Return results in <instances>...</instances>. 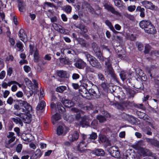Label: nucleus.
<instances>
[{
	"label": "nucleus",
	"mask_w": 159,
	"mask_h": 159,
	"mask_svg": "<svg viewBox=\"0 0 159 159\" xmlns=\"http://www.w3.org/2000/svg\"><path fill=\"white\" fill-rule=\"evenodd\" d=\"M120 78L123 81L126 79V75L125 72L124 71H121L120 72Z\"/></svg>",
	"instance_id": "nucleus-43"
},
{
	"label": "nucleus",
	"mask_w": 159,
	"mask_h": 159,
	"mask_svg": "<svg viewBox=\"0 0 159 159\" xmlns=\"http://www.w3.org/2000/svg\"><path fill=\"white\" fill-rule=\"evenodd\" d=\"M46 106L45 102L43 101H41L38 104L36 107V110L38 111H39L41 112H43V110L44 109Z\"/></svg>",
	"instance_id": "nucleus-19"
},
{
	"label": "nucleus",
	"mask_w": 159,
	"mask_h": 159,
	"mask_svg": "<svg viewBox=\"0 0 159 159\" xmlns=\"http://www.w3.org/2000/svg\"><path fill=\"white\" fill-rule=\"evenodd\" d=\"M30 54L32 55L33 53L36 51H38L37 48L34 46V44H30Z\"/></svg>",
	"instance_id": "nucleus-26"
},
{
	"label": "nucleus",
	"mask_w": 159,
	"mask_h": 159,
	"mask_svg": "<svg viewBox=\"0 0 159 159\" xmlns=\"http://www.w3.org/2000/svg\"><path fill=\"white\" fill-rule=\"evenodd\" d=\"M75 26L76 28L80 29L82 33H85L88 32V29L86 26L82 23L75 25Z\"/></svg>",
	"instance_id": "nucleus-13"
},
{
	"label": "nucleus",
	"mask_w": 159,
	"mask_h": 159,
	"mask_svg": "<svg viewBox=\"0 0 159 159\" xmlns=\"http://www.w3.org/2000/svg\"><path fill=\"white\" fill-rule=\"evenodd\" d=\"M122 117H124V118L125 119H128V118H132L134 119L133 116H132L129 115L125 113H123L122 114Z\"/></svg>",
	"instance_id": "nucleus-48"
},
{
	"label": "nucleus",
	"mask_w": 159,
	"mask_h": 159,
	"mask_svg": "<svg viewBox=\"0 0 159 159\" xmlns=\"http://www.w3.org/2000/svg\"><path fill=\"white\" fill-rule=\"evenodd\" d=\"M98 125V121L96 120H94L91 122V126L94 129H96Z\"/></svg>",
	"instance_id": "nucleus-45"
},
{
	"label": "nucleus",
	"mask_w": 159,
	"mask_h": 159,
	"mask_svg": "<svg viewBox=\"0 0 159 159\" xmlns=\"http://www.w3.org/2000/svg\"><path fill=\"white\" fill-rule=\"evenodd\" d=\"M34 61L35 62H38L39 60V56L38 51L35 52L34 54Z\"/></svg>",
	"instance_id": "nucleus-34"
},
{
	"label": "nucleus",
	"mask_w": 159,
	"mask_h": 159,
	"mask_svg": "<svg viewBox=\"0 0 159 159\" xmlns=\"http://www.w3.org/2000/svg\"><path fill=\"white\" fill-rule=\"evenodd\" d=\"M90 119L89 117L87 116H84L81 118V120L80 122V124L83 127H85L86 126H89Z\"/></svg>",
	"instance_id": "nucleus-7"
},
{
	"label": "nucleus",
	"mask_w": 159,
	"mask_h": 159,
	"mask_svg": "<svg viewBox=\"0 0 159 159\" xmlns=\"http://www.w3.org/2000/svg\"><path fill=\"white\" fill-rule=\"evenodd\" d=\"M79 136L78 132L77 131H75L73 134L69 135L68 139L70 141L73 142L78 139Z\"/></svg>",
	"instance_id": "nucleus-11"
},
{
	"label": "nucleus",
	"mask_w": 159,
	"mask_h": 159,
	"mask_svg": "<svg viewBox=\"0 0 159 159\" xmlns=\"http://www.w3.org/2000/svg\"><path fill=\"white\" fill-rule=\"evenodd\" d=\"M125 16L127 18L132 21H134L135 20V18L133 15L127 14Z\"/></svg>",
	"instance_id": "nucleus-54"
},
{
	"label": "nucleus",
	"mask_w": 159,
	"mask_h": 159,
	"mask_svg": "<svg viewBox=\"0 0 159 159\" xmlns=\"http://www.w3.org/2000/svg\"><path fill=\"white\" fill-rule=\"evenodd\" d=\"M78 43L81 44L82 46L85 48L88 47L89 46V44L83 39L81 38H79L77 39Z\"/></svg>",
	"instance_id": "nucleus-22"
},
{
	"label": "nucleus",
	"mask_w": 159,
	"mask_h": 159,
	"mask_svg": "<svg viewBox=\"0 0 159 159\" xmlns=\"http://www.w3.org/2000/svg\"><path fill=\"white\" fill-rule=\"evenodd\" d=\"M91 46L94 52L100 50L99 47L98 46V45L94 42L92 43Z\"/></svg>",
	"instance_id": "nucleus-40"
},
{
	"label": "nucleus",
	"mask_w": 159,
	"mask_h": 159,
	"mask_svg": "<svg viewBox=\"0 0 159 159\" xmlns=\"http://www.w3.org/2000/svg\"><path fill=\"white\" fill-rule=\"evenodd\" d=\"M66 89V87L65 86H61L57 87L56 88V91L57 92L61 93L65 90Z\"/></svg>",
	"instance_id": "nucleus-42"
},
{
	"label": "nucleus",
	"mask_w": 159,
	"mask_h": 159,
	"mask_svg": "<svg viewBox=\"0 0 159 159\" xmlns=\"http://www.w3.org/2000/svg\"><path fill=\"white\" fill-rule=\"evenodd\" d=\"M6 75V72L5 71L3 70L0 73V79H3Z\"/></svg>",
	"instance_id": "nucleus-59"
},
{
	"label": "nucleus",
	"mask_w": 159,
	"mask_h": 159,
	"mask_svg": "<svg viewBox=\"0 0 159 159\" xmlns=\"http://www.w3.org/2000/svg\"><path fill=\"white\" fill-rule=\"evenodd\" d=\"M99 143H104L107 142L108 141L107 138L104 135H101L99 136Z\"/></svg>",
	"instance_id": "nucleus-33"
},
{
	"label": "nucleus",
	"mask_w": 159,
	"mask_h": 159,
	"mask_svg": "<svg viewBox=\"0 0 159 159\" xmlns=\"http://www.w3.org/2000/svg\"><path fill=\"white\" fill-rule=\"evenodd\" d=\"M80 78L79 75L76 73H74L72 76V78L74 80H76L79 79Z\"/></svg>",
	"instance_id": "nucleus-61"
},
{
	"label": "nucleus",
	"mask_w": 159,
	"mask_h": 159,
	"mask_svg": "<svg viewBox=\"0 0 159 159\" xmlns=\"http://www.w3.org/2000/svg\"><path fill=\"white\" fill-rule=\"evenodd\" d=\"M71 111L73 112L77 113L75 116V119L77 120H79L81 118L80 113L81 111L75 107L72 108L71 109Z\"/></svg>",
	"instance_id": "nucleus-20"
},
{
	"label": "nucleus",
	"mask_w": 159,
	"mask_h": 159,
	"mask_svg": "<svg viewBox=\"0 0 159 159\" xmlns=\"http://www.w3.org/2000/svg\"><path fill=\"white\" fill-rule=\"evenodd\" d=\"M114 105L117 108L123 110L126 108L127 104L125 102L119 103L116 102L115 103Z\"/></svg>",
	"instance_id": "nucleus-16"
},
{
	"label": "nucleus",
	"mask_w": 159,
	"mask_h": 159,
	"mask_svg": "<svg viewBox=\"0 0 159 159\" xmlns=\"http://www.w3.org/2000/svg\"><path fill=\"white\" fill-rule=\"evenodd\" d=\"M89 94L94 96L97 98H99L100 95V93L97 89H89Z\"/></svg>",
	"instance_id": "nucleus-8"
},
{
	"label": "nucleus",
	"mask_w": 159,
	"mask_h": 159,
	"mask_svg": "<svg viewBox=\"0 0 159 159\" xmlns=\"http://www.w3.org/2000/svg\"><path fill=\"white\" fill-rule=\"evenodd\" d=\"M97 135L96 133L93 132L92 134L90 135L89 138L94 140L97 138Z\"/></svg>",
	"instance_id": "nucleus-46"
},
{
	"label": "nucleus",
	"mask_w": 159,
	"mask_h": 159,
	"mask_svg": "<svg viewBox=\"0 0 159 159\" xmlns=\"http://www.w3.org/2000/svg\"><path fill=\"white\" fill-rule=\"evenodd\" d=\"M142 130L143 132L149 135H152V133L151 131V129L149 126H146L143 128Z\"/></svg>",
	"instance_id": "nucleus-28"
},
{
	"label": "nucleus",
	"mask_w": 159,
	"mask_h": 159,
	"mask_svg": "<svg viewBox=\"0 0 159 159\" xmlns=\"http://www.w3.org/2000/svg\"><path fill=\"white\" fill-rule=\"evenodd\" d=\"M59 59L60 62L62 64L69 65L70 64V61L66 58H60Z\"/></svg>",
	"instance_id": "nucleus-31"
},
{
	"label": "nucleus",
	"mask_w": 159,
	"mask_h": 159,
	"mask_svg": "<svg viewBox=\"0 0 159 159\" xmlns=\"http://www.w3.org/2000/svg\"><path fill=\"white\" fill-rule=\"evenodd\" d=\"M18 35L21 40L24 42L26 41L27 36L24 30L21 29L19 30Z\"/></svg>",
	"instance_id": "nucleus-14"
},
{
	"label": "nucleus",
	"mask_w": 159,
	"mask_h": 159,
	"mask_svg": "<svg viewBox=\"0 0 159 159\" xmlns=\"http://www.w3.org/2000/svg\"><path fill=\"white\" fill-rule=\"evenodd\" d=\"M45 5H47L49 7H53L55 8H56L57 7L55 6L53 3L49 2H46L44 3Z\"/></svg>",
	"instance_id": "nucleus-57"
},
{
	"label": "nucleus",
	"mask_w": 159,
	"mask_h": 159,
	"mask_svg": "<svg viewBox=\"0 0 159 159\" xmlns=\"http://www.w3.org/2000/svg\"><path fill=\"white\" fill-rule=\"evenodd\" d=\"M79 92L82 96L87 99L89 98V88H85L84 87H82L79 88Z\"/></svg>",
	"instance_id": "nucleus-5"
},
{
	"label": "nucleus",
	"mask_w": 159,
	"mask_h": 159,
	"mask_svg": "<svg viewBox=\"0 0 159 159\" xmlns=\"http://www.w3.org/2000/svg\"><path fill=\"white\" fill-rule=\"evenodd\" d=\"M95 53L96 54V56L100 60L102 61H103L104 60L103 57L102 55V54L100 50L97 52H95Z\"/></svg>",
	"instance_id": "nucleus-36"
},
{
	"label": "nucleus",
	"mask_w": 159,
	"mask_h": 159,
	"mask_svg": "<svg viewBox=\"0 0 159 159\" xmlns=\"http://www.w3.org/2000/svg\"><path fill=\"white\" fill-rule=\"evenodd\" d=\"M83 53L86 57L87 61L93 67L98 69H101L102 68V66L100 62L95 57L86 52H83Z\"/></svg>",
	"instance_id": "nucleus-2"
},
{
	"label": "nucleus",
	"mask_w": 159,
	"mask_h": 159,
	"mask_svg": "<svg viewBox=\"0 0 159 159\" xmlns=\"http://www.w3.org/2000/svg\"><path fill=\"white\" fill-rule=\"evenodd\" d=\"M97 119L99 120L100 123H103L106 120L105 116L102 115H98L97 117Z\"/></svg>",
	"instance_id": "nucleus-37"
},
{
	"label": "nucleus",
	"mask_w": 159,
	"mask_h": 159,
	"mask_svg": "<svg viewBox=\"0 0 159 159\" xmlns=\"http://www.w3.org/2000/svg\"><path fill=\"white\" fill-rule=\"evenodd\" d=\"M22 148V144H20L17 145L16 148V151L18 152H21Z\"/></svg>",
	"instance_id": "nucleus-53"
},
{
	"label": "nucleus",
	"mask_w": 159,
	"mask_h": 159,
	"mask_svg": "<svg viewBox=\"0 0 159 159\" xmlns=\"http://www.w3.org/2000/svg\"><path fill=\"white\" fill-rule=\"evenodd\" d=\"M21 119L18 117H16V118H12V120L15 122L16 124H18L20 121V120Z\"/></svg>",
	"instance_id": "nucleus-63"
},
{
	"label": "nucleus",
	"mask_w": 159,
	"mask_h": 159,
	"mask_svg": "<svg viewBox=\"0 0 159 159\" xmlns=\"http://www.w3.org/2000/svg\"><path fill=\"white\" fill-rule=\"evenodd\" d=\"M61 102L65 107H72L75 105L74 102L67 99H62Z\"/></svg>",
	"instance_id": "nucleus-12"
},
{
	"label": "nucleus",
	"mask_w": 159,
	"mask_h": 159,
	"mask_svg": "<svg viewBox=\"0 0 159 159\" xmlns=\"http://www.w3.org/2000/svg\"><path fill=\"white\" fill-rule=\"evenodd\" d=\"M25 5L21 1L18 4L19 9L20 11L23 12L25 10Z\"/></svg>",
	"instance_id": "nucleus-35"
},
{
	"label": "nucleus",
	"mask_w": 159,
	"mask_h": 159,
	"mask_svg": "<svg viewBox=\"0 0 159 159\" xmlns=\"http://www.w3.org/2000/svg\"><path fill=\"white\" fill-rule=\"evenodd\" d=\"M104 5L105 8L112 13L118 16H121L120 14L117 11H116L113 7L110 6L107 4H105Z\"/></svg>",
	"instance_id": "nucleus-9"
},
{
	"label": "nucleus",
	"mask_w": 159,
	"mask_h": 159,
	"mask_svg": "<svg viewBox=\"0 0 159 159\" xmlns=\"http://www.w3.org/2000/svg\"><path fill=\"white\" fill-rule=\"evenodd\" d=\"M114 2L115 5L118 7L123 6L124 3L121 0H115Z\"/></svg>",
	"instance_id": "nucleus-38"
},
{
	"label": "nucleus",
	"mask_w": 159,
	"mask_h": 159,
	"mask_svg": "<svg viewBox=\"0 0 159 159\" xmlns=\"http://www.w3.org/2000/svg\"><path fill=\"white\" fill-rule=\"evenodd\" d=\"M140 27L144 29L145 32L148 33L154 34L156 33L154 27L149 20H143L139 23Z\"/></svg>",
	"instance_id": "nucleus-1"
},
{
	"label": "nucleus",
	"mask_w": 159,
	"mask_h": 159,
	"mask_svg": "<svg viewBox=\"0 0 159 159\" xmlns=\"http://www.w3.org/2000/svg\"><path fill=\"white\" fill-rule=\"evenodd\" d=\"M142 150L143 154H146L147 155L150 156L151 154V153L150 152L149 150L145 148H142Z\"/></svg>",
	"instance_id": "nucleus-47"
},
{
	"label": "nucleus",
	"mask_w": 159,
	"mask_h": 159,
	"mask_svg": "<svg viewBox=\"0 0 159 159\" xmlns=\"http://www.w3.org/2000/svg\"><path fill=\"white\" fill-rule=\"evenodd\" d=\"M84 62L82 60H79L76 61L74 65L78 69H82Z\"/></svg>",
	"instance_id": "nucleus-21"
},
{
	"label": "nucleus",
	"mask_w": 159,
	"mask_h": 159,
	"mask_svg": "<svg viewBox=\"0 0 159 159\" xmlns=\"http://www.w3.org/2000/svg\"><path fill=\"white\" fill-rule=\"evenodd\" d=\"M20 118L26 123H29L31 121V117L30 114L27 115L25 113H22Z\"/></svg>",
	"instance_id": "nucleus-17"
},
{
	"label": "nucleus",
	"mask_w": 159,
	"mask_h": 159,
	"mask_svg": "<svg viewBox=\"0 0 159 159\" xmlns=\"http://www.w3.org/2000/svg\"><path fill=\"white\" fill-rule=\"evenodd\" d=\"M151 145L158 147L159 145V142L153 139Z\"/></svg>",
	"instance_id": "nucleus-50"
},
{
	"label": "nucleus",
	"mask_w": 159,
	"mask_h": 159,
	"mask_svg": "<svg viewBox=\"0 0 159 159\" xmlns=\"http://www.w3.org/2000/svg\"><path fill=\"white\" fill-rule=\"evenodd\" d=\"M134 87L136 89H143L144 88L143 83L142 81H137Z\"/></svg>",
	"instance_id": "nucleus-30"
},
{
	"label": "nucleus",
	"mask_w": 159,
	"mask_h": 159,
	"mask_svg": "<svg viewBox=\"0 0 159 159\" xmlns=\"http://www.w3.org/2000/svg\"><path fill=\"white\" fill-rule=\"evenodd\" d=\"M105 67L106 69V70H107L113 69L110 60L108 59H107L105 61Z\"/></svg>",
	"instance_id": "nucleus-24"
},
{
	"label": "nucleus",
	"mask_w": 159,
	"mask_h": 159,
	"mask_svg": "<svg viewBox=\"0 0 159 159\" xmlns=\"http://www.w3.org/2000/svg\"><path fill=\"white\" fill-rule=\"evenodd\" d=\"M136 11L140 12V16L142 18L144 17L145 14L144 13L145 9L144 8L140 6H139L137 7Z\"/></svg>",
	"instance_id": "nucleus-23"
},
{
	"label": "nucleus",
	"mask_w": 159,
	"mask_h": 159,
	"mask_svg": "<svg viewBox=\"0 0 159 159\" xmlns=\"http://www.w3.org/2000/svg\"><path fill=\"white\" fill-rule=\"evenodd\" d=\"M85 70H86V72L87 73H88V72H94V70L91 67H90V66H87L85 68Z\"/></svg>",
	"instance_id": "nucleus-49"
},
{
	"label": "nucleus",
	"mask_w": 159,
	"mask_h": 159,
	"mask_svg": "<svg viewBox=\"0 0 159 159\" xmlns=\"http://www.w3.org/2000/svg\"><path fill=\"white\" fill-rule=\"evenodd\" d=\"M65 10L66 12L70 13L71 11V7L69 5H67L66 7Z\"/></svg>",
	"instance_id": "nucleus-52"
},
{
	"label": "nucleus",
	"mask_w": 159,
	"mask_h": 159,
	"mask_svg": "<svg viewBox=\"0 0 159 159\" xmlns=\"http://www.w3.org/2000/svg\"><path fill=\"white\" fill-rule=\"evenodd\" d=\"M87 144L84 140H82L78 145L77 146V149L78 151L81 152H84L86 149Z\"/></svg>",
	"instance_id": "nucleus-10"
},
{
	"label": "nucleus",
	"mask_w": 159,
	"mask_h": 159,
	"mask_svg": "<svg viewBox=\"0 0 159 159\" xmlns=\"http://www.w3.org/2000/svg\"><path fill=\"white\" fill-rule=\"evenodd\" d=\"M151 55L153 57L159 56V52L157 51H152L151 52Z\"/></svg>",
	"instance_id": "nucleus-44"
},
{
	"label": "nucleus",
	"mask_w": 159,
	"mask_h": 159,
	"mask_svg": "<svg viewBox=\"0 0 159 159\" xmlns=\"http://www.w3.org/2000/svg\"><path fill=\"white\" fill-rule=\"evenodd\" d=\"M109 152L111 155L113 157L118 158L120 157V153L117 147L113 146L109 149Z\"/></svg>",
	"instance_id": "nucleus-3"
},
{
	"label": "nucleus",
	"mask_w": 159,
	"mask_h": 159,
	"mask_svg": "<svg viewBox=\"0 0 159 159\" xmlns=\"http://www.w3.org/2000/svg\"><path fill=\"white\" fill-rule=\"evenodd\" d=\"M13 99L11 97H10L8 99L7 102L10 105H11L13 103Z\"/></svg>",
	"instance_id": "nucleus-64"
},
{
	"label": "nucleus",
	"mask_w": 159,
	"mask_h": 159,
	"mask_svg": "<svg viewBox=\"0 0 159 159\" xmlns=\"http://www.w3.org/2000/svg\"><path fill=\"white\" fill-rule=\"evenodd\" d=\"M19 102L20 106L24 107L28 112L32 111V109L31 106L26 101L20 100L19 101Z\"/></svg>",
	"instance_id": "nucleus-6"
},
{
	"label": "nucleus",
	"mask_w": 159,
	"mask_h": 159,
	"mask_svg": "<svg viewBox=\"0 0 159 159\" xmlns=\"http://www.w3.org/2000/svg\"><path fill=\"white\" fill-rule=\"evenodd\" d=\"M57 75L59 77L65 78L66 76V71L60 70L58 72Z\"/></svg>",
	"instance_id": "nucleus-39"
},
{
	"label": "nucleus",
	"mask_w": 159,
	"mask_h": 159,
	"mask_svg": "<svg viewBox=\"0 0 159 159\" xmlns=\"http://www.w3.org/2000/svg\"><path fill=\"white\" fill-rule=\"evenodd\" d=\"M93 153L97 156H103L104 155L105 152L102 149H97L93 152Z\"/></svg>",
	"instance_id": "nucleus-25"
},
{
	"label": "nucleus",
	"mask_w": 159,
	"mask_h": 159,
	"mask_svg": "<svg viewBox=\"0 0 159 159\" xmlns=\"http://www.w3.org/2000/svg\"><path fill=\"white\" fill-rule=\"evenodd\" d=\"M144 142L142 140H140L138 142L133 145L134 148H138L143 145H144Z\"/></svg>",
	"instance_id": "nucleus-32"
},
{
	"label": "nucleus",
	"mask_w": 159,
	"mask_h": 159,
	"mask_svg": "<svg viewBox=\"0 0 159 159\" xmlns=\"http://www.w3.org/2000/svg\"><path fill=\"white\" fill-rule=\"evenodd\" d=\"M9 139L6 142V143L7 145H9L11 143L13 142L15 140L16 137H13L12 138H9Z\"/></svg>",
	"instance_id": "nucleus-55"
},
{
	"label": "nucleus",
	"mask_w": 159,
	"mask_h": 159,
	"mask_svg": "<svg viewBox=\"0 0 159 159\" xmlns=\"http://www.w3.org/2000/svg\"><path fill=\"white\" fill-rule=\"evenodd\" d=\"M136 7L135 5L130 6L128 7V10L130 11H133L135 9Z\"/></svg>",
	"instance_id": "nucleus-58"
},
{
	"label": "nucleus",
	"mask_w": 159,
	"mask_h": 159,
	"mask_svg": "<svg viewBox=\"0 0 159 159\" xmlns=\"http://www.w3.org/2000/svg\"><path fill=\"white\" fill-rule=\"evenodd\" d=\"M24 69L26 73L29 72L31 70L30 68L27 66H24Z\"/></svg>",
	"instance_id": "nucleus-60"
},
{
	"label": "nucleus",
	"mask_w": 159,
	"mask_h": 159,
	"mask_svg": "<svg viewBox=\"0 0 159 159\" xmlns=\"http://www.w3.org/2000/svg\"><path fill=\"white\" fill-rule=\"evenodd\" d=\"M61 118L60 115L56 113L54 115L52 118V122L53 125H54L57 121L59 120Z\"/></svg>",
	"instance_id": "nucleus-27"
},
{
	"label": "nucleus",
	"mask_w": 159,
	"mask_h": 159,
	"mask_svg": "<svg viewBox=\"0 0 159 159\" xmlns=\"http://www.w3.org/2000/svg\"><path fill=\"white\" fill-rule=\"evenodd\" d=\"M142 5L146 8L152 9L154 8L152 3L150 1L145 0L141 2Z\"/></svg>",
	"instance_id": "nucleus-15"
},
{
	"label": "nucleus",
	"mask_w": 159,
	"mask_h": 159,
	"mask_svg": "<svg viewBox=\"0 0 159 159\" xmlns=\"http://www.w3.org/2000/svg\"><path fill=\"white\" fill-rule=\"evenodd\" d=\"M108 83L107 81H103L102 83L101 84V86L103 89H105L107 87V85L108 84Z\"/></svg>",
	"instance_id": "nucleus-51"
},
{
	"label": "nucleus",
	"mask_w": 159,
	"mask_h": 159,
	"mask_svg": "<svg viewBox=\"0 0 159 159\" xmlns=\"http://www.w3.org/2000/svg\"><path fill=\"white\" fill-rule=\"evenodd\" d=\"M98 79L102 81L103 82L105 81H107V80H106L104 76L102 73L100 72L98 73Z\"/></svg>",
	"instance_id": "nucleus-41"
},
{
	"label": "nucleus",
	"mask_w": 159,
	"mask_h": 159,
	"mask_svg": "<svg viewBox=\"0 0 159 159\" xmlns=\"http://www.w3.org/2000/svg\"><path fill=\"white\" fill-rule=\"evenodd\" d=\"M68 131V128L65 125H60L57 128V134L59 135L62 134L65 135Z\"/></svg>",
	"instance_id": "nucleus-4"
},
{
	"label": "nucleus",
	"mask_w": 159,
	"mask_h": 159,
	"mask_svg": "<svg viewBox=\"0 0 159 159\" xmlns=\"http://www.w3.org/2000/svg\"><path fill=\"white\" fill-rule=\"evenodd\" d=\"M105 72L107 73L108 74L111 76L112 79L116 81L117 80L116 76L113 69L107 70H105Z\"/></svg>",
	"instance_id": "nucleus-18"
},
{
	"label": "nucleus",
	"mask_w": 159,
	"mask_h": 159,
	"mask_svg": "<svg viewBox=\"0 0 159 159\" xmlns=\"http://www.w3.org/2000/svg\"><path fill=\"white\" fill-rule=\"evenodd\" d=\"M57 107L60 113H62L65 111V108L62 106L60 102L57 103Z\"/></svg>",
	"instance_id": "nucleus-29"
},
{
	"label": "nucleus",
	"mask_w": 159,
	"mask_h": 159,
	"mask_svg": "<svg viewBox=\"0 0 159 159\" xmlns=\"http://www.w3.org/2000/svg\"><path fill=\"white\" fill-rule=\"evenodd\" d=\"M88 85H93V84L92 83V82L90 81H88L87 82V83L84 84V87H85V88H89V87Z\"/></svg>",
	"instance_id": "nucleus-56"
},
{
	"label": "nucleus",
	"mask_w": 159,
	"mask_h": 159,
	"mask_svg": "<svg viewBox=\"0 0 159 159\" xmlns=\"http://www.w3.org/2000/svg\"><path fill=\"white\" fill-rule=\"evenodd\" d=\"M150 47L148 45H146L145 46L144 53L146 54L148 53L149 52Z\"/></svg>",
	"instance_id": "nucleus-62"
}]
</instances>
